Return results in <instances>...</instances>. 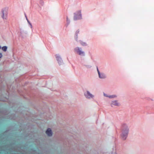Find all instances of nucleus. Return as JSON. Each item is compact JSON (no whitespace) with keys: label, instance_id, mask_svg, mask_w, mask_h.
Instances as JSON below:
<instances>
[{"label":"nucleus","instance_id":"2","mask_svg":"<svg viewBox=\"0 0 154 154\" xmlns=\"http://www.w3.org/2000/svg\"><path fill=\"white\" fill-rule=\"evenodd\" d=\"M81 17V12L79 11L74 13V19L75 20H76L80 19Z\"/></svg>","mask_w":154,"mask_h":154},{"label":"nucleus","instance_id":"8","mask_svg":"<svg viewBox=\"0 0 154 154\" xmlns=\"http://www.w3.org/2000/svg\"><path fill=\"white\" fill-rule=\"evenodd\" d=\"M7 47L6 46H5L2 47V49L4 51H7Z\"/></svg>","mask_w":154,"mask_h":154},{"label":"nucleus","instance_id":"1","mask_svg":"<svg viewBox=\"0 0 154 154\" xmlns=\"http://www.w3.org/2000/svg\"><path fill=\"white\" fill-rule=\"evenodd\" d=\"M128 131V129L126 125H124L122 127V130L121 137L123 140H125L127 137Z\"/></svg>","mask_w":154,"mask_h":154},{"label":"nucleus","instance_id":"17","mask_svg":"<svg viewBox=\"0 0 154 154\" xmlns=\"http://www.w3.org/2000/svg\"><path fill=\"white\" fill-rule=\"evenodd\" d=\"M67 21H68V18H67Z\"/></svg>","mask_w":154,"mask_h":154},{"label":"nucleus","instance_id":"11","mask_svg":"<svg viewBox=\"0 0 154 154\" xmlns=\"http://www.w3.org/2000/svg\"><path fill=\"white\" fill-rule=\"evenodd\" d=\"M56 58H57V60L58 61H61V58L60 57H57Z\"/></svg>","mask_w":154,"mask_h":154},{"label":"nucleus","instance_id":"14","mask_svg":"<svg viewBox=\"0 0 154 154\" xmlns=\"http://www.w3.org/2000/svg\"><path fill=\"white\" fill-rule=\"evenodd\" d=\"M2 57V54L1 53H0V58H1Z\"/></svg>","mask_w":154,"mask_h":154},{"label":"nucleus","instance_id":"4","mask_svg":"<svg viewBox=\"0 0 154 154\" xmlns=\"http://www.w3.org/2000/svg\"><path fill=\"white\" fill-rule=\"evenodd\" d=\"M46 134L49 136H51L52 135V133L51 129L50 128H48L47 129L46 132Z\"/></svg>","mask_w":154,"mask_h":154},{"label":"nucleus","instance_id":"5","mask_svg":"<svg viewBox=\"0 0 154 154\" xmlns=\"http://www.w3.org/2000/svg\"><path fill=\"white\" fill-rule=\"evenodd\" d=\"M85 94L86 97L88 98L92 97L93 96L88 91H87V93H85Z\"/></svg>","mask_w":154,"mask_h":154},{"label":"nucleus","instance_id":"10","mask_svg":"<svg viewBox=\"0 0 154 154\" xmlns=\"http://www.w3.org/2000/svg\"><path fill=\"white\" fill-rule=\"evenodd\" d=\"M4 11L3 10H2V14H3V15H2V17L3 18V19H6V18L4 17Z\"/></svg>","mask_w":154,"mask_h":154},{"label":"nucleus","instance_id":"7","mask_svg":"<svg viewBox=\"0 0 154 154\" xmlns=\"http://www.w3.org/2000/svg\"><path fill=\"white\" fill-rule=\"evenodd\" d=\"M99 76L100 78L104 79L106 77L105 75L103 73L101 74H100V72H99Z\"/></svg>","mask_w":154,"mask_h":154},{"label":"nucleus","instance_id":"15","mask_svg":"<svg viewBox=\"0 0 154 154\" xmlns=\"http://www.w3.org/2000/svg\"><path fill=\"white\" fill-rule=\"evenodd\" d=\"M97 71L98 72V74H99V72H100L99 71L98 69L97 68Z\"/></svg>","mask_w":154,"mask_h":154},{"label":"nucleus","instance_id":"9","mask_svg":"<svg viewBox=\"0 0 154 154\" xmlns=\"http://www.w3.org/2000/svg\"><path fill=\"white\" fill-rule=\"evenodd\" d=\"M116 97V95H113L110 96H109V98H113L115 97Z\"/></svg>","mask_w":154,"mask_h":154},{"label":"nucleus","instance_id":"16","mask_svg":"<svg viewBox=\"0 0 154 154\" xmlns=\"http://www.w3.org/2000/svg\"><path fill=\"white\" fill-rule=\"evenodd\" d=\"M1 48V47L0 46V49Z\"/></svg>","mask_w":154,"mask_h":154},{"label":"nucleus","instance_id":"3","mask_svg":"<svg viewBox=\"0 0 154 154\" xmlns=\"http://www.w3.org/2000/svg\"><path fill=\"white\" fill-rule=\"evenodd\" d=\"M75 51L79 55H84V52L82 51L79 47H76L74 49Z\"/></svg>","mask_w":154,"mask_h":154},{"label":"nucleus","instance_id":"6","mask_svg":"<svg viewBox=\"0 0 154 154\" xmlns=\"http://www.w3.org/2000/svg\"><path fill=\"white\" fill-rule=\"evenodd\" d=\"M111 105L112 106V105L119 106V103L117 100L112 101L111 103Z\"/></svg>","mask_w":154,"mask_h":154},{"label":"nucleus","instance_id":"12","mask_svg":"<svg viewBox=\"0 0 154 154\" xmlns=\"http://www.w3.org/2000/svg\"><path fill=\"white\" fill-rule=\"evenodd\" d=\"M25 17H26V20H27V21H28V22L29 23H30V25L32 26V25L29 22V21H28V19H27V17H26V14H25Z\"/></svg>","mask_w":154,"mask_h":154},{"label":"nucleus","instance_id":"13","mask_svg":"<svg viewBox=\"0 0 154 154\" xmlns=\"http://www.w3.org/2000/svg\"><path fill=\"white\" fill-rule=\"evenodd\" d=\"M81 44L82 45H85V43H81Z\"/></svg>","mask_w":154,"mask_h":154}]
</instances>
